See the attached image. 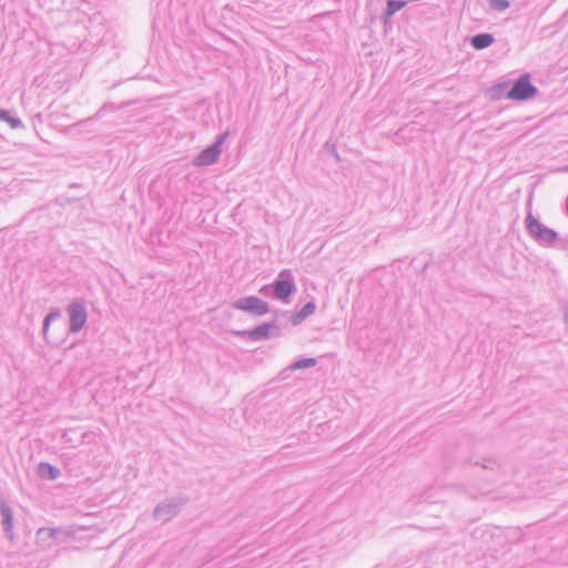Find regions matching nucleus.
Segmentation results:
<instances>
[{"instance_id":"20","label":"nucleus","mask_w":568,"mask_h":568,"mask_svg":"<svg viewBox=\"0 0 568 568\" xmlns=\"http://www.w3.org/2000/svg\"><path fill=\"white\" fill-rule=\"evenodd\" d=\"M260 293L264 296H272L273 297V284L272 285H264Z\"/></svg>"},{"instance_id":"15","label":"nucleus","mask_w":568,"mask_h":568,"mask_svg":"<svg viewBox=\"0 0 568 568\" xmlns=\"http://www.w3.org/2000/svg\"><path fill=\"white\" fill-rule=\"evenodd\" d=\"M0 120L6 121L12 129L23 128V123L19 118H13L8 111L0 109Z\"/></svg>"},{"instance_id":"18","label":"nucleus","mask_w":568,"mask_h":568,"mask_svg":"<svg viewBox=\"0 0 568 568\" xmlns=\"http://www.w3.org/2000/svg\"><path fill=\"white\" fill-rule=\"evenodd\" d=\"M490 8L496 11H505L509 8V2L507 0H489Z\"/></svg>"},{"instance_id":"14","label":"nucleus","mask_w":568,"mask_h":568,"mask_svg":"<svg viewBox=\"0 0 568 568\" xmlns=\"http://www.w3.org/2000/svg\"><path fill=\"white\" fill-rule=\"evenodd\" d=\"M405 6H406L405 1L388 0L387 1V7H386V10H385L384 14H385L386 18H390L396 12H398L400 9H403Z\"/></svg>"},{"instance_id":"19","label":"nucleus","mask_w":568,"mask_h":568,"mask_svg":"<svg viewBox=\"0 0 568 568\" xmlns=\"http://www.w3.org/2000/svg\"><path fill=\"white\" fill-rule=\"evenodd\" d=\"M480 465L484 469H491V470L498 467V463L491 458H484Z\"/></svg>"},{"instance_id":"4","label":"nucleus","mask_w":568,"mask_h":568,"mask_svg":"<svg viewBox=\"0 0 568 568\" xmlns=\"http://www.w3.org/2000/svg\"><path fill=\"white\" fill-rule=\"evenodd\" d=\"M537 94V88L530 82L529 74H521L507 92V98L515 101H526Z\"/></svg>"},{"instance_id":"9","label":"nucleus","mask_w":568,"mask_h":568,"mask_svg":"<svg viewBox=\"0 0 568 568\" xmlns=\"http://www.w3.org/2000/svg\"><path fill=\"white\" fill-rule=\"evenodd\" d=\"M0 516L1 525L6 536L9 539L13 538V511L10 505L4 500L0 499Z\"/></svg>"},{"instance_id":"6","label":"nucleus","mask_w":568,"mask_h":568,"mask_svg":"<svg viewBox=\"0 0 568 568\" xmlns=\"http://www.w3.org/2000/svg\"><path fill=\"white\" fill-rule=\"evenodd\" d=\"M67 312L70 321L69 331L71 333H78L82 329L88 318L84 303L79 300L73 301L68 305Z\"/></svg>"},{"instance_id":"11","label":"nucleus","mask_w":568,"mask_h":568,"mask_svg":"<svg viewBox=\"0 0 568 568\" xmlns=\"http://www.w3.org/2000/svg\"><path fill=\"white\" fill-rule=\"evenodd\" d=\"M494 41L495 39L490 33H478L470 38V44L477 50L488 48Z\"/></svg>"},{"instance_id":"10","label":"nucleus","mask_w":568,"mask_h":568,"mask_svg":"<svg viewBox=\"0 0 568 568\" xmlns=\"http://www.w3.org/2000/svg\"><path fill=\"white\" fill-rule=\"evenodd\" d=\"M276 328H277V326L275 325V323H264V324L256 326L255 328L250 331L247 334H248L250 338L253 341H263V339H267L268 337H271L272 331L276 329Z\"/></svg>"},{"instance_id":"5","label":"nucleus","mask_w":568,"mask_h":568,"mask_svg":"<svg viewBox=\"0 0 568 568\" xmlns=\"http://www.w3.org/2000/svg\"><path fill=\"white\" fill-rule=\"evenodd\" d=\"M38 541L44 548H51L52 546L68 541L71 538V534L63 528H48L43 527L37 531Z\"/></svg>"},{"instance_id":"16","label":"nucleus","mask_w":568,"mask_h":568,"mask_svg":"<svg viewBox=\"0 0 568 568\" xmlns=\"http://www.w3.org/2000/svg\"><path fill=\"white\" fill-rule=\"evenodd\" d=\"M316 365L315 358H301L298 361H295L290 365V369L297 371V369H304L310 368Z\"/></svg>"},{"instance_id":"8","label":"nucleus","mask_w":568,"mask_h":568,"mask_svg":"<svg viewBox=\"0 0 568 568\" xmlns=\"http://www.w3.org/2000/svg\"><path fill=\"white\" fill-rule=\"evenodd\" d=\"M184 503V499H170L160 503L153 511L154 519L163 523L169 521L180 511Z\"/></svg>"},{"instance_id":"2","label":"nucleus","mask_w":568,"mask_h":568,"mask_svg":"<svg viewBox=\"0 0 568 568\" xmlns=\"http://www.w3.org/2000/svg\"><path fill=\"white\" fill-rule=\"evenodd\" d=\"M295 290L296 286L292 272L283 270L273 283V298L287 303Z\"/></svg>"},{"instance_id":"1","label":"nucleus","mask_w":568,"mask_h":568,"mask_svg":"<svg viewBox=\"0 0 568 568\" xmlns=\"http://www.w3.org/2000/svg\"><path fill=\"white\" fill-rule=\"evenodd\" d=\"M529 235L542 246H551L558 239V233L540 223L531 213L525 219Z\"/></svg>"},{"instance_id":"12","label":"nucleus","mask_w":568,"mask_h":568,"mask_svg":"<svg viewBox=\"0 0 568 568\" xmlns=\"http://www.w3.org/2000/svg\"><path fill=\"white\" fill-rule=\"evenodd\" d=\"M38 475L43 479L54 480L60 476V470L49 463H40L38 466Z\"/></svg>"},{"instance_id":"21","label":"nucleus","mask_w":568,"mask_h":568,"mask_svg":"<svg viewBox=\"0 0 568 568\" xmlns=\"http://www.w3.org/2000/svg\"><path fill=\"white\" fill-rule=\"evenodd\" d=\"M564 320H565L566 324L568 325V303L565 305V308H564Z\"/></svg>"},{"instance_id":"17","label":"nucleus","mask_w":568,"mask_h":568,"mask_svg":"<svg viewBox=\"0 0 568 568\" xmlns=\"http://www.w3.org/2000/svg\"><path fill=\"white\" fill-rule=\"evenodd\" d=\"M60 315H61V312L59 308L55 307V308L50 310V312L47 314V316L43 320V327H42L43 334H47L50 323L52 321L58 320L60 317Z\"/></svg>"},{"instance_id":"13","label":"nucleus","mask_w":568,"mask_h":568,"mask_svg":"<svg viewBox=\"0 0 568 568\" xmlns=\"http://www.w3.org/2000/svg\"><path fill=\"white\" fill-rule=\"evenodd\" d=\"M316 310L314 302H307L294 316L292 317L293 325L301 324L306 317L312 315Z\"/></svg>"},{"instance_id":"7","label":"nucleus","mask_w":568,"mask_h":568,"mask_svg":"<svg viewBox=\"0 0 568 568\" xmlns=\"http://www.w3.org/2000/svg\"><path fill=\"white\" fill-rule=\"evenodd\" d=\"M233 306L236 310L244 311L254 315H264L268 312V304L256 296L237 298L234 301Z\"/></svg>"},{"instance_id":"3","label":"nucleus","mask_w":568,"mask_h":568,"mask_svg":"<svg viewBox=\"0 0 568 568\" xmlns=\"http://www.w3.org/2000/svg\"><path fill=\"white\" fill-rule=\"evenodd\" d=\"M227 136V132H224L220 134L215 142L212 143L210 146L202 150L193 160L192 164L194 166L201 168V166H207L214 164L221 153H222V145Z\"/></svg>"}]
</instances>
